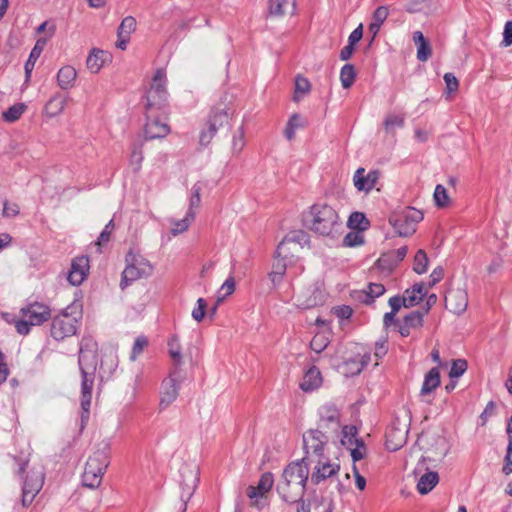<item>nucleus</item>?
Instances as JSON below:
<instances>
[{
	"instance_id": "obj_1",
	"label": "nucleus",
	"mask_w": 512,
	"mask_h": 512,
	"mask_svg": "<svg viewBox=\"0 0 512 512\" xmlns=\"http://www.w3.org/2000/svg\"><path fill=\"white\" fill-rule=\"evenodd\" d=\"M303 222L312 232L334 238L340 234L342 222L338 212L330 205L324 203L314 204L304 214Z\"/></svg>"
},
{
	"instance_id": "obj_50",
	"label": "nucleus",
	"mask_w": 512,
	"mask_h": 512,
	"mask_svg": "<svg viewBox=\"0 0 512 512\" xmlns=\"http://www.w3.org/2000/svg\"><path fill=\"white\" fill-rule=\"evenodd\" d=\"M467 366V361L464 359L454 360L449 371V377L451 379L459 378L467 370Z\"/></svg>"
},
{
	"instance_id": "obj_33",
	"label": "nucleus",
	"mask_w": 512,
	"mask_h": 512,
	"mask_svg": "<svg viewBox=\"0 0 512 512\" xmlns=\"http://www.w3.org/2000/svg\"><path fill=\"white\" fill-rule=\"evenodd\" d=\"M298 252L299 249L296 247V244H291L288 239L283 238V240L278 244L275 254L291 263Z\"/></svg>"
},
{
	"instance_id": "obj_47",
	"label": "nucleus",
	"mask_w": 512,
	"mask_h": 512,
	"mask_svg": "<svg viewBox=\"0 0 512 512\" xmlns=\"http://www.w3.org/2000/svg\"><path fill=\"white\" fill-rule=\"evenodd\" d=\"M302 126H303V124H302V121H301V117H300V115H298V114H293V115L290 117V119H289V121H288V123H287V125H286V127H285V129H284V135H285V137H286L288 140H292V139L294 138V136H295V130H296L297 128L302 127Z\"/></svg>"
},
{
	"instance_id": "obj_55",
	"label": "nucleus",
	"mask_w": 512,
	"mask_h": 512,
	"mask_svg": "<svg viewBox=\"0 0 512 512\" xmlns=\"http://www.w3.org/2000/svg\"><path fill=\"white\" fill-rule=\"evenodd\" d=\"M245 146L244 130L240 127L233 135L232 139V151L235 154H239Z\"/></svg>"
},
{
	"instance_id": "obj_63",
	"label": "nucleus",
	"mask_w": 512,
	"mask_h": 512,
	"mask_svg": "<svg viewBox=\"0 0 512 512\" xmlns=\"http://www.w3.org/2000/svg\"><path fill=\"white\" fill-rule=\"evenodd\" d=\"M431 54L432 49L428 41L417 46V59L420 62H426Z\"/></svg>"
},
{
	"instance_id": "obj_7",
	"label": "nucleus",
	"mask_w": 512,
	"mask_h": 512,
	"mask_svg": "<svg viewBox=\"0 0 512 512\" xmlns=\"http://www.w3.org/2000/svg\"><path fill=\"white\" fill-rule=\"evenodd\" d=\"M331 434L319 428L310 429L303 434V446L307 461L314 462L316 458L324 457V448L327 445Z\"/></svg>"
},
{
	"instance_id": "obj_39",
	"label": "nucleus",
	"mask_w": 512,
	"mask_h": 512,
	"mask_svg": "<svg viewBox=\"0 0 512 512\" xmlns=\"http://www.w3.org/2000/svg\"><path fill=\"white\" fill-rule=\"evenodd\" d=\"M356 78L355 67L352 64H345L340 71V81L344 89L350 88Z\"/></svg>"
},
{
	"instance_id": "obj_16",
	"label": "nucleus",
	"mask_w": 512,
	"mask_h": 512,
	"mask_svg": "<svg viewBox=\"0 0 512 512\" xmlns=\"http://www.w3.org/2000/svg\"><path fill=\"white\" fill-rule=\"evenodd\" d=\"M408 427L407 423H396L393 422L388 430L386 431V441L385 445L389 451H397L399 450L407 441L408 437Z\"/></svg>"
},
{
	"instance_id": "obj_60",
	"label": "nucleus",
	"mask_w": 512,
	"mask_h": 512,
	"mask_svg": "<svg viewBox=\"0 0 512 512\" xmlns=\"http://www.w3.org/2000/svg\"><path fill=\"white\" fill-rule=\"evenodd\" d=\"M364 243V238L359 232H349L343 239L346 247H356Z\"/></svg>"
},
{
	"instance_id": "obj_42",
	"label": "nucleus",
	"mask_w": 512,
	"mask_h": 512,
	"mask_svg": "<svg viewBox=\"0 0 512 512\" xmlns=\"http://www.w3.org/2000/svg\"><path fill=\"white\" fill-rule=\"evenodd\" d=\"M235 286L236 283L234 277H228L217 292V304H220L227 296L233 294Z\"/></svg>"
},
{
	"instance_id": "obj_8",
	"label": "nucleus",
	"mask_w": 512,
	"mask_h": 512,
	"mask_svg": "<svg viewBox=\"0 0 512 512\" xmlns=\"http://www.w3.org/2000/svg\"><path fill=\"white\" fill-rule=\"evenodd\" d=\"M231 115L230 108L226 105L219 104L215 106L207 121V130H203L200 134V144L203 146L208 145L218 129L229 124Z\"/></svg>"
},
{
	"instance_id": "obj_62",
	"label": "nucleus",
	"mask_w": 512,
	"mask_h": 512,
	"mask_svg": "<svg viewBox=\"0 0 512 512\" xmlns=\"http://www.w3.org/2000/svg\"><path fill=\"white\" fill-rule=\"evenodd\" d=\"M349 451L351 453V457H352L354 462L363 459L365 454H366V446H365L363 440L362 441H358V444H356L355 446L351 447L349 449Z\"/></svg>"
},
{
	"instance_id": "obj_3",
	"label": "nucleus",
	"mask_w": 512,
	"mask_h": 512,
	"mask_svg": "<svg viewBox=\"0 0 512 512\" xmlns=\"http://www.w3.org/2000/svg\"><path fill=\"white\" fill-rule=\"evenodd\" d=\"M88 358V354L81 348L79 354V368L81 372V423L82 427L89 419L90 405L92 397V388L94 385V377L96 370V362L86 364L85 361Z\"/></svg>"
},
{
	"instance_id": "obj_35",
	"label": "nucleus",
	"mask_w": 512,
	"mask_h": 512,
	"mask_svg": "<svg viewBox=\"0 0 512 512\" xmlns=\"http://www.w3.org/2000/svg\"><path fill=\"white\" fill-rule=\"evenodd\" d=\"M195 212H187L186 216L181 220H171V234L173 236H177L183 232H185L191 223L194 221Z\"/></svg>"
},
{
	"instance_id": "obj_21",
	"label": "nucleus",
	"mask_w": 512,
	"mask_h": 512,
	"mask_svg": "<svg viewBox=\"0 0 512 512\" xmlns=\"http://www.w3.org/2000/svg\"><path fill=\"white\" fill-rule=\"evenodd\" d=\"M379 176L378 170H371L366 174L365 169L360 167L354 173L353 183L358 191L368 193L375 187Z\"/></svg>"
},
{
	"instance_id": "obj_36",
	"label": "nucleus",
	"mask_w": 512,
	"mask_h": 512,
	"mask_svg": "<svg viewBox=\"0 0 512 512\" xmlns=\"http://www.w3.org/2000/svg\"><path fill=\"white\" fill-rule=\"evenodd\" d=\"M27 108L23 103H16L2 112V118L7 123H13L20 119Z\"/></svg>"
},
{
	"instance_id": "obj_32",
	"label": "nucleus",
	"mask_w": 512,
	"mask_h": 512,
	"mask_svg": "<svg viewBox=\"0 0 512 512\" xmlns=\"http://www.w3.org/2000/svg\"><path fill=\"white\" fill-rule=\"evenodd\" d=\"M107 54L101 49H92L86 60L87 69L91 73H98L106 61Z\"/></svg>"
},
{
	"instance_id": "obj_4",
	"label": "nucleus",
	"mask_w": 512,
	"mask_h": 512,
	"mask_svg": "<svg viewBox=\"0 0 512 512\" xmlns=\"http://www.w3.org/2000/svg\"><path fill=\"white\" fill-rule=\"evenodd\" d=\"M125 261L126 267L122 272L120 281L121 289H125L132 282L152 274L153 266L142 255L135 254L130 250L126 255Z\"/></svg>"
},
{
	"instance_id": "obj_48",
	"label": "nucleus",
	"mask_w": 512,
	"mask_h": 512,
	"mask_svg": "<svg viewBox=\"0 0 512 512\" xmlns=\"http://www.w3.org/2000/svg\"><path fill=\"white\" fill-rule=\"evenodd\" d=\"M424 313L421 311H413L406 315L403 322L411 329L420 328L423 325Z\"/></svg>"
},
{
	"instance_id": "obj_28",
	"label": "nucleus",
	"mask_w": 512,
	"mask_h": 512,
	"mask_svg": "<svg viewBox=\"0 0 512 512\" xmlns=\"http://www.w3.org/2000/svg\"><path fill=\"white\" fill-rule=\"evenodd\" d=\"M76 77V69L70 65H66L58 71L57 83L61 89L67 90L74 86Z\"/></svg>"
},
{
	"instance_id": "obj_10",
	"label": "nucleus",
	"mask_w": 512,
	"mask_h": 512,
	"mask_svg": "<svg viewBox=\"0 0 512 512\" xmlns=\"http://www.w3.org/2000/svg\"><path fill=\"white\" fill-rule=\"evenodd\" d=\"M182 381L180 367H174L169 376L162 381L160 406L167 407L177 399Z\"/></svg>"
},
{
	"instance_id": "obj_61",
	"label": "nucleus",
	"mask_w": 512,
	"mask_h": 512,
	"mask_svg": "<svg viewBox=\"0 0 512 512\" xmlns=\"http://www.w3.org/2000/svg\"><path fill=\"white\" fill-rule=\"evenodd\" d=\"M404 117L402 115H387L384 120V127L386 131L392 130L394 127H403Z\"/></svg>"
},
{
	"instance_id": "obj_41",
	"label": "nucleus",
	"mask_w": 512,
	"mask_h": 512,
	"mask_svg": "<svg viewBox=\"0 0 512 512\" xmlns=\"http://www.w3.org/2000/svg\"><path fill=\"white\" fill-rule=\"evenodd\" d=\"M51 318V310L48 306L34 302V325H41Z\"/></svg>"
},
{
	"instance_id": "obj_53",
	"label": "nucleus",
	"mask_w": 512,
	"mask_h": 512,
	"mask_svg": "<svg viewBox=\"0 0 512 512\" xmlns=\"http://www.w3.org/2000/svg\"><path fill=\"white\" fill-rule=\"evenodd\" d=\"M113 230H114V222H113V220H110L105 225V227L102 230V232L100 233L97 241L95 242V245H97L99 249L101 248V246L107 244L110 241V236H111Z\"/></svg>"
},
{
	"instance_id": "obj_49",
	"label": "nucleus",
	"mask_w": 512,
	"mask_h": 512,
	"mask_svg": "<svg viewBox=\"0 0 512 512\" xmlns=\"http://www.w3.org/2000/svg\"><path fill=\"white\" fill-rule=\"evenodd\" d=\"M433 197H434L436 206H438L440 208L446 207L449 204L450 198L448 196L447 190L441 184H438L435 187Z\"/></svg>"
},
{
	"instance_id": "obj_23",
	"label": "nucleus",
	"mask_w": 512,
	"mask_h": 512,
	"mask_svg": "<svg viewBox=\"0 0 512 512\" xmlns=\"http://www.w3.org/2000/svg\"><path fill=\"white\" fill-rule=\"evenodd\" d=\"M427 290L423 283H417L411 289H406L403 294V306L406 308L419 304L426 296Z\"/></svg>"
},
{
	"instance_id": "obj_38",
	"label": "nucleus",
	"mask_w": 512,
	"mask_h": 512,
	"mask_svg": "<svg viewBox=\"0 0 512 512\" xmlns=\"http://www.w3.org/2000/svg\"><path fill=\"white\" fill-rule=\"evenodd\" d=\"M348 226L352 229H356L358 231H364L368 229L370 223L366 218L365 214L361 212H353L347 222Z\"/></svg>"
},
{
	"instance_id": "obj_18",
	"label": "nucleus",
	"mask_w": 512,
	"mask_h": 512,
	"mask_svg": "<svg viewBox=\"0 0 512 512\" xmlns=\"http://www.w3.org/2000/svg\"><path fill=\"white\" fill-rule=\"evenodd\" d=\"M110 461V445L107 442L100 444V447L89 456L86 468L98 473H105Z\"/></svg>"
},
{
	"instance_id": "obj_22",
	"label": "nucleus",
	"mask_w": 512,
	"mask_h": 512,
	"mask_svg": "<svg viewBox=\"0 0 512 512\" xmlns=\"http://www.w3.org/2000/svg\"><path fill=\"white\" fill-rule=\"evenodd\" d=\"M408 248L402 246L396 250H391L383 253L377 260V266L382 270L391 271L394 269L406 256Z\"/></svg>"
},
{
	"instance_id": "obj_14",
	"label": "nucleus",
	"mask_w": 512,
	"mask_h": 512,
	"mask_svg": "<svg viewBox=\"0 0 512 512\" xmlns=\"http://www.w3.org/2000/svg\"><path fill=\"white\" fill-rule=\"evenodd\" d=\"M32 305L29 304L19 310L18 313H2V318L9 324H14L17 333L27 335L32 325Z\"/></svg>"
},
{
	"instance_id": "obj_58",
	"label": "nucleus",
	"mask_w": 512,
	"mask_h": 512,
	"mask_svg": "<svg viewBox=\"0 0 512 512\" xmlns=\"http://www.w3.org/2000/svg\"><path fill=\"white\" fill-rule=\"evenodd\" d=\"M148 345V340L144 336H139L135 339L132 347L130 360L135 361L136 358L143 352L144 348Z\"/></svg>"
},
{
	"instance_id": "obj_13",
	"label": "nucleus",
	"mask_w": 512,
	"mask_h": 512,
	"mask_svg": "<svg viewBox=\"0 0 512 512\" xmlns=\"http://www.w3.org/2000/svg\"><path fill=\"white\" fill-rule=\"evenodd\" d=\"M159 109L146 108L147 122L145 124V136L147 139H157L167 136L170 132L168 124L157 115Z\"/></svg>"
},
{
	"instance_id": "obj_12",
	"label": "nucleus",
	"mask_w": 512,
	"mask_h": 512,
	"mask_svg": "<svg viewBox=\"0 0 512 512\" xmlns=\"http://www.w3.org/2000/svg\"><path fill=\"white\" fill-rule=\"evenodd\" d=\"M295 304L301 309H310L322 305L325 301L324 291L317 285H310L299 291L295 296Z\"/></svg>"
},
{
	"instance_id": "obj_27",
	"label": "nucleus",
	"mask_w": 512,
	"mask_h": 512,
	"mask_svg": "<svg viewBox=\"0 0 512 512\" xmlns=\"http://www.w3.org/2000/svg\"><path fill=\"white\" fill-rule=\"evenodd\" d=\"M288 263L289 261L282 257H278L277 254H275L272 270L269 273V279L271 280L273 287H277L282 282Z\"/></svg>"
},
{
	"instance_id": "obj_37",
	"label": "nucleus",
	"mask_w": 512,
	"mask_h": 512,
	"mask_svg": "<svg viewBox=\"0 0 512 512\" xmlns=\"http://www.w3.org/2000/svg\"><path fill=\"white\" fill-rule=\"evenodd\" d=\"M104 473H98L85 467L82 483L85 487L95 489L100 486Z\"/></svg>"
},
{
	"instance_id": "obj_5",
	"label": "nucleus",
	"mask_w": 512,
	"mask_h": 512,
	"mask_svg": "<svg viewBox=\"0 0 512 512\" xmlns=\"http://www.w3.org/2000/svg\"><path fill=\"white\" fill-rule=\"evenodd\" d=\"M423 220V213L415 208L408 207L402 212L394 213L389 217V223L401 237L412 235L417 224Z\"/></svg>"
},
{
	"instance_id": "obj_26",
	"label": "nucleus",
	"mask_w": 512,
	"mask_h": 512,
	"mask_svg": "<svg viewBox=\"0 0 512 512\" xmlns=\"http://www.w3.org/2000/svg\"><path fill=\"white\" fill-rule=\"evenodd\" d=\"M67 103V97L62 94H55L52 96L49 101L45 104L44 114L47 117H55L61 114L64 110V107Z\"/></svg>"
},
{
	"instance_id": "obj_9",
	"label": "nucleus",
	"mask_w": 512,
	"mask_h": 512,
	"mask_svg": "<svg viewBox=\"0 0 512 512\" xmlns=\"http://www.w3.org/2000/svg\"><path fill=\"white\" fill-rule=\"evenodd\" d=\"M78 328V317L63 310L52 319L51 336L55 340H63L76 334Z\"/></svg>"
},
{
	"instance_id": "obj_40",
	"label": "nucleus",
	"mask_w": 512,
	"mask_h": 512,
	"mask_svg": "<svg viewBox=\"0 0 512 512\" xmlns=\"http://www.w3.org/2000/svg\"><path fill=\"white\" fill-rule=\"evenodd\" d=\"M311 88L310 82L307 78L298 75L295 78V92H294V101L298 102L304 95L309 93Z\"/></svg>"
},
{
	"instance_id": "obj_20",
	"label": "nucleus",
	"mask_w": 512,
	"mask_h": 512,
	"mask_svg": "<svg viewBox=\"0 0 512 512\" xmlns=\"http://www.w3.org/2000/svg\"><path fill=\"white\" fill-rule=\"evenodd\" d=\"M89 271V258L79 256L72 260L67 279L74 286L80 285L87 277Z\"/></svg>"
},
{
	"instance_id": "obj_19",
	"label": "nucleus",
	"mask_w": 512,
	"mask_h": 512,
	"mask_svg": "<svg viewBox=\"0 0 512 512\" xmlns=\"http://www.w3.org/2000/svg\"><path fill=\"white\" fill-rule=\"evenodd\" d=\"M314 462H316V465L311 475V481L316 485L328 478L333 477L340 470V465L338 463L324 461V457L316 458L314 459Z\"/></svg>"
},
{
	"instance_id": "obj_57",
	"label": "nucleus",
	"mask_w": 512,
	"mask_h": 512,
	"mask_svg": "<svg viewBox=\"0 0 512 512\" xmlns=\"http://www.w3.org/2000/svg\"><path fill=\"white\" fill-rule=\"evenodd\" d=\"M367 365V361L365 360H357L350 359L344 363V367L347 372H350L352 375L359 374L363 368Z\"/></svg>"
},
{
	"instance_id": "obj_2",
	"label": "nucleus",
	"mask_w": 512,
	"mask_h": 512,
	"mask_svg": "<svg viewBox=\"0 0 512 512\" xmlns=\"http://www.w3.org/2000/svg\"><path fill=\"white\" fill-rule=\"evenodd\" d=\"M309 468L306 458L289 463L283 470L277 490L285 502L293 503L301 499L306 489Z\"/></svg>"
},
{
	"instance_id": "obj_31",
	"label": "nucleus",
	"mask_w": 512,
	"mask_h": 512,
	"mask_svg": "<svg viewBox=\"0 0 512 512\" xmlns=\"http://www.w3.org/2000/svg\"><path fill=\"white\" fill-rule=\"evenodd\" d=\"M439 482V475L434 471H427L418 480L417 491L422 494H428Z\"/></svg>"
},
{
	"instance_id": "obj_45",
	"label": "nucleus",
	"mask_w": 512,
	"mask_h": 512,
	"mask_svg": "<svg viewBox=\"0 0 512 512\" xmlns=\"http://www.w3.org/2000/svg\"><path fill=\"white\" fill-rule=\"evenodd\" d=\"M428 257L424 250L420 249L417 251L414 257L413 270L417 274H423L427 271Z\"/></svg>"
},
{
	"instance_id": "obj_6",
	"label": "nucleus",
	"mask_w": 512,
	"mask_h": 512,
	"mask_svg": "<svg viewBox=\"0 0 512 512\" xmlns=\"http://www.w3.org/2000/svg\"><path fill=\"white\" fill-rule=\"evenodd\" d=\"M166 84L167 78L165 70L157 69L146 95V108L165 111L168 98Z\"/></svg>"
},
{
	"instance_id": "obj_51",
	"label": "nucleus",
	"mask_w": 512,
	"mask_h": 512,
	"mask_svg": "<svg viewBox=\"0 0 512 512\" xmlns=\"http://www.w3.org/2000/svg\"><path fill=\"white\" fill-rule=\"evenodd\" d=\"M328 344L329 340L324 334H316L310 342V347L314 352L321 353Z\"/></svg>"
},
{
	"instance_id": "obj_30",
	"label": "nucleus",
	"mask_w": 512,
	"mask_h": 512,
	"mask_svg": "<svg viewBox=\"0 0 512 512\" xmlns=\"http://www.w3.org/2000/svg\"><path fill=\"white\" fill-rule=\"evenodd\" d=\"M440 385V372L438 368H432L424 377L420 395H430Z\"/></svg>"
},
{
	"instance_id": "obj_11",
	"label": "nucleus",
	"mask_w": 512,
	"mask_h": 512,
	"mask_svg": "<svg viewBox=\"0 0 512 512\" xmlns=\"http://www.w3.org/2000/svg\"><path fill=\"white\" fill-rule=\"evenodd\" d=\"M182 481H181V512H186L187 503L193 496L199 482V471L196 467L189 468L186 467L181 472Z\"/></svg>"
},
{
	"instance_id": "obj_43",
	"label": "nucleus",
	"mask_w": 512,
	"mask_h": 512,
	"mask_svg": "<svg viewBox=\"0 0 512 512\" xmlns=\"http://www.w3.org/2000/svg\"><path fill=\"white\" fill-rule=\"evenodd\" d=\"M168 346L169 355L173 359L175 367H179L182 364V354L179 339L176 336L171 337L168 342Z\"/></svg>"
},
{
	"instance_id": "obj_54",
	"label": "nucleus",
	"mask_w": 512,
	"mask_h": 512,
	"mask_svg": "<svg viewBox=\"0 0 512 512\" xmlns=\"http://www.w3.org/2000/svg\"><path fill=\"white\" fill-rule=\"evenodd\" d=\"M0 205L2 206L1 216L5 218L15 217L19 213V206L14 202H9L7 200L1 201Z\"/></svg>"
},
{
	"instance_id": "obj_17",
	"label": "nucleus",
	"mask_w": 512,
	"mask_h": 512,
	"mask_svg": "<svg viewBox=\"0 0 512 512\" xmlns=\"http://www.w3.org/2000/svg\"><path fill=\"white\" fill-rule=\"evenodd\" d=\"M445 306L454 314H462L468 306V294L463 288L449 289L445 295Z\"/></svg>"
},
{
	"instance_id": "obj_59",
	"label": "nucleus",
	"mask_w": 512,
	"mask_h": 512,
	"mask_svg": "<svg viewBox=\"0 0 512 512\" xmlns=\"http://www.w3.org/2000/svg\"><path fill=\"white\" fill-rule=\"evenodd\" d=\"M207 302L203 298H199L196 302V306L192 310V317L195 321L201 322L206 313Z\"/></svg>"
},
{
	"instance_id": "obj_24",
	"label": "nucleus",
	"mask_w": 512,
	"mask_h": 512,
	"mask_svg": "<svg viewBox=\"0 0 512 512\" xmlns=\"http://www.w3.org/2000/svg\"><path fill=\"white\" fill-rule=\"evenodd\" d=\"M296 0H269V14L274 17L293 15Z\"/></svg>"
},
{
	"instance_id": "obj_64",
	"label": "nucleus",
	"mask_w": 512,
	"mask_h": 512,
	"mask_svg": "<svg viewBox=\"0 0 512 512\" xmlns=\"http://www.w3.org/2000/svg\"><path fill=\"white\" fill-rule=\"evenodd\" d=\"M388 15H389L388 7L384 6V5L379 6L373 12L372 21L383 25V23L387 19Z\"/></svg>"
},
{
	"instance_id": "obj_44",
	"label": "nucleus",
	"mask_w": 512,
	"mask_h": 512,
	"mask_svg": "<svg viewBox=\"0 0 512 512\" xmlns=\"http://www.w3.org/2000/svg\"><path fill=\"white\" fill-rule=\"evenodd\" d=\"M284 239H288L291 244H296V247L300 250L305 244L309 243V236L303 230L292 231L287 234Z\"/></svg>"
},
{
	"instance_id": "obj_56",
	"label": "nucleus",
	"mask_w": 512,
	"mask_h": 512,
	"mask_svg": "<svg viewBox=\"0 0 512 512\" xmlns=\"http://www.w3.org/2000/svg\"><path fill=\"white\" fill-rule=\"evenodd\" d=\"M130 165L133 167L134 171H139L142 161H143V153L141 146L134 145L130 154Z\"/></svg>"
},
{
	"instance_id": "obj_29",
	"label": "nucleus",
	"mask_w": 512,
	"mask_h": 512,
	"mask_svg": "<svg viewBox=\"0 0 512 512\" xmlns=\"http://www.w3.org/2000/svg\"><path fill=\"white\" fill-rule=\"evenodd\" d=\"M385 292V287L381 283H370L368 285V290H362L356 292L358 300L365 304H371L374 302V299L383 295Z\"/></svg>"
},
{
	"instance_id": "obj_46",
	"label": "nucleus",
	"mask_w": 512,
	"mask_h": 512,
	"mask_svg": "<svg viewBox=\"0 0 512 512\" xmlns=\"http://www.w3.org/2000/svg\"><path fill=\"white\" fill-rule=\"evenodd\" d=\"M136 29V20L132 16L125 17L117 31V35L120 37H130V34Z\"/></svg>"
},
{
	"instance_id": "obj_15",
	"label": "nucleus",
	"mask_w": 512,
	"mask_h": 512,
	"mask_svg": "<svg viewBox=\"0 0 512 512\" xmlns=\"http://www.w3.org/2000/svg\"><path fill=\"white\" fill-rule=\"evenodd\" d=\"M340 413L335 405L325 404L319 409L318 428L328 431L330 434H337L340 428Z\"/></svg>"
},
{
	"instance_id": "obj_52",
	"label": "nucleus",
	"mask_w": 512,
	"mask_h": 512,
	"mask_svg": "<svg viewBox=\"0 0 512 512\" xmlns=\"http://www.w3.org/2000/svg\"><path fill=\"white\" fill-rule=\"evenodd\" d=\"M273 484H274L273 474L270 472H266L261 475L257 487H258V490L260 491V493H262V495H264L265 493H267L268 491L271 490V488L273 487Z\"/></svg>"
},
{
	"instance_id": "obj_34",
	"label": "nucleus",
	"mask_w": 512,
	"mask_h": 512,
	"mask_svg": "<svg viewBox=\"0 0 512 512\" xmlns=\"http://www.w3.org/2000/svg\"><path fill=\"white\" fill-rule=\"evenodd\" d=\"M357 428L353 425H346L342 428L341 443L348 450L358 444V441H362L361 438L357 437Z\"/></svg>"
},
{
	"instance_id": "obj_25",
	"label": "nucleus",
	"mask_w": 512,
	"mask_h": 512,
	"mask_svg": "<svg viewBox=\"0 0 512 512\" xmlns=\"http://www.w3.org/2000/svg\"><path fill=\"white\" fill-rule=\"evenodd\" d=\"M321 384V372L317 367L313 366L305 373L300 383V388L305 392H309L317 389Z\"/></svg>"
}]
</instances>
